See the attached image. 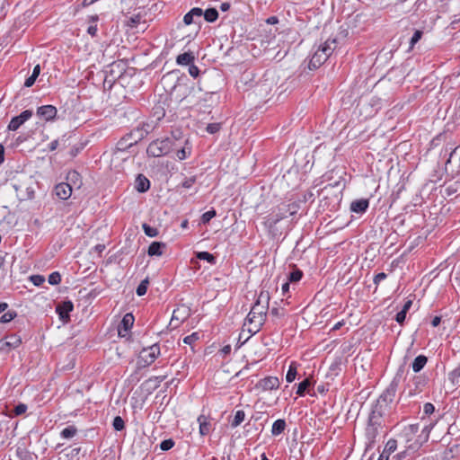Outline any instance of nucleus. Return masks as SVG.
<instances>
[{
    "mask_svg": "<svg viewBox=\"0 0 460 460\" xmlns=\"http://www.w3.org/2000/svg\"><path fill=\"white\" fill-rule=\"evenodd\" d=\"M270 295L267 291H261L245 318L243 327L252 335L256 334L266 321L269 309Z\"/></svg>",
    "mask_w": 460,
    "mask_h": 460,
    "instance_id": "nucleus-1",
    "label": "nucleus"
},
{
    "mask_svg": "<svg viewBox=\"0 0 460 460\" xmlns=\"http://www.w3.org/2000/svg\"><path fill=\"white\" fill-rule=\"evenodd\" d=\"M397 386L398 383L396 379H394L373 405L369 419L382 421L384 414H385L395 398Z\"/></svg>",
    "mask_w": 460,
    "mask_h": 460,
    "instance_id": "nucleus-2",
    "label": "nucleus"
},
{
    "mask_svg": "<svg viewBox=\"0 0 460 460\" xmlns=\"http://www.w3.org/2000/svg\"><path fill=\"white\" fill-rule=\"evenodd\" d=\"M337 48V40L328 39L314 51L309 62V68H317L323 64Z\"/></svg>",
    "mask_w": 460,
    "mask_h": 460,
    "instance_id": "nucleus-3",
    "label": "nucleus"
},
{
    "mask_svg": "<svg viewBox=\"0 0 460 460\" xmlns=\"http://www.w3.org/2000/svg\"><path fill=\"white\" fill-rule=\"evenodd\" d=\"M172 146V142L169 138L156 139L149 144L146 149L148 155L160 157L167 155Z\"/></svg>",
    "mask_w": 460,
    "mask_h": 460,
    "instance_id": "nucleus-4",
    "label": "nucleus"
},
{
    "mask_svg": "<svg viewBox=\"0 0 460 460\" xmlns=\"http://www.w3.org/2000/svg\"><path fill=\"white\" fill-rule=\"evenodd\" d=\"M160 355V347L157 343L141 350L138 357L139 367H146L150 366Z\"/></svg>",
    "mask_w": 460,
    "mask_h": 460,
    "instance_id": "nucleus-5",
    "label": "nucleus"
},
{
    "mask_svg": "<svg viewBox=\"0 0 460 460\" xmlns=\"http://www.w3.org/2000/svg\"><path fill=\"white\" fill-rule=\"evenodd\" d=\"M382 421L368 418L367 426L365 431V436L367 439V448L373 447L374 444L376 443V438L379 435V430L382 429Z\"/></svg>",
    "mask_w": 460,
    "mask_h": 460,
    "instance_id": "nucleus-6",
    "label": "nucleus"
},
{
    "mask_svg": "<svg viewBox=\"0 0 460 460\" xmlns=\"http://www.w3.org/2000/svg\"><path fill=\"white\" fill-rule=\"evenodd\" d=\"M446 171L452 176L460 174V146L450 153L446 162Z\"/></svg>",
    "mask_w": 460,
    "mask_h": 460,
    "instance_id": "nucleus-7",
    "label": "nucleus"
},
{
    "mask_svg": "<svg viewBox=\"0 0 460 460\" xmlns=\"http://www.w3.org/2000/svg\"><path fill=\"white\" fill-rule=\"evenodd\" d=\"M32 111L30 110L23 111L19 116L13 117L9 125L8 129L12 131L17 130L25 121L31 119Z\"/></svg>",
    "mask_w": 460,
    "mask_h": 460,
    "instance_id": "nucleus-8",
    "label": "nucleus"
},
{
    "mask_svg": "<svg viewBox=\"0 0 460 460\" xmlns=\"http://www.w3.org/2000/svg\"><path fill=\"white\" fill-rule=\"evenodd\" d=\"M135 318L132 314H126L119 327H118V332L120 337H125L128 331L132 328L134 324Z\"/></svg>",
    "mask_w": 460,
    "mask_h": 460,
    "instance_id": "nucleus-9",
    "label": "nucleus"
},
{
    "mask_svg": "<svg viewBox=\"0 0 460 460\" xmlns=\"http://www.w3.org/2000/svg\"><path fill=\"white\" fill-rule=\"evenodd\" d=\"M74 305L71 301H64L57 305L56 311L59 315V318L64 321L67 322L69 320V313L73 311Z\"/></svg>",
    "mask_w": 460,
    "mask_h": 460,
    "instance_id": "nucleus-10",
    "label": "nucleus"
},
{
    "mask_svg": "<svg viewBox=\"0 0 460 460\" xmlns=\"http://www.w3.org/2000/svg\"><path fill=\"white\" fill-rule=\"evenodd\" d=\"M57 112V108L53 105H43L37 109V115L46 121L53 119Z\"/></svg>",
    "mask_w": 460,
    "mask_h": 460,
    "instance_id": "nucleus-11",
    "label": "nucleus"
},
{
    "mask_svg": "<svg viewBox=\"0 0 460 460\" xmlns=\"http://www.w3.org/2000/svg\"><path fill=\"white\" fill-rule=\"evenodd\" d=\"M279 386V380L276 376H267L263 379H261L257 384V387L261 388L263 391H270L273 389H278Z\"/></svg>",
    "mask_w": 460,
    "mask_h": 460,
    "instance_id": "nucleus-12",
    "label": "nucleus"
},
{
    "mask_svg": "<svg viewBox=\"0 0 460 460\" xmlns=\"http://www.w3.org/2000/svg\"><path fill=\"white\" fill-rule=\"evenodd\" d=\"M55 192L60 199L66 200L72 194V187L66 182H61L55 187Z\"/></svg>",
    "mask_w": 460,
    "mask_h": 460,
    "instance_id": "nucleus-13",
    "label": "nucleus"
},
{
    "mask_svg": "<svg viewBox=\"0 0 460 460\" xmlns=\"http://www.w3.org/2000/svg\"><path fill=\"white\" fill-rule=\"evenodd\" d=\"M280 220H282L281 216L277 211H274L265 217L264 225L270 233L274 234L276 226Z\"/></svg>",
    "mask_w": 460,
    "mask_h": 460,
    "instance_id": "nucleus-14",
    "label": "nucleus"
},
{
    "mask_svg": "<svg viewBox=\"0 0 460 460\" xmlns=\"http://www.w3.org/2000/svg\"><path fill=\"white\" fill-rule=\"evenodd\" d=\"M135 188L138 192H146L150 188V181L143 174H138L135 181Z\"/></svg>",
    "mask_w": 460,
    "mask_h": 460,
    "instance_id": "nucleus-15",
    "label": "nucleus"
},
{
    "mask_svg": "<svg viewBox=\"0 0 460 460\" xmlns=\"http://www.w3.org/2000/svg\"><path fill=\"white\" fill-rule=\"evenodd\" d=\"M369 202L366 199H357L351 202L350 209L355 213H364L368 208Z\"/></svg>",
    "mask_w": 460,
    "mask_h": 460,
    "instance_id": "nucleus-16",
    "label": "nucleus"
},
{
    "mask_svg": "<svg viewBox=\"0 0 460 460\" xmlns=\"http://www.w3.org/2000/svg\"><path fill=\"white\" fill-rule=\"evenodd\" d=\"M194 59L195 56L192 52H185L177 56L176 63L180 66H190Z\"/></svg>",
    "mask_w": 460,
    "mask_h": 460,
    "instance_id": "nucleus-17",
    "label": "nucleus"
},
{
    "mask_svg": "<svg viewBox=\"0 0 460 460\" xmlns=\"http://www.w3.org/2000/svg\"><path fill=\"white\" fill-rule=\"evenodd\" d=\"M6 339L7 340L4 342H3L1 346V349H14L17 348L22 343L21 338L16 335L8 336Z\"/></svg>",
    "mask_w": 460,
    "mask_h": 460,
    "instance_id": "nucleus-18",
    "label": "nucleus"
},
{
    "mask_svg": "<svg viewBox=\"0 0 460 460\" xmlns=\"http://www.w3.org/2000/svg\"><path fill=\"white\" fill-rule=\"evenodd\" d=\"M165 247V243L161 242H153L149 247L147 253L149 256H161L163 254V249Z\"/></svg>",
    "mask_w": 460,
    "mask_h": 460,
    "instance_id": "nucleus-19",
    "label": "nucleus"
},
{
    "mask_svg": "<svg viewBox=\"0 0 460 460\" xmlns=\"http://www.w3.org/2000/svg\"><path fill=\"white\" fill-rule=\"evenodd\" d=\"M198 422L199 424V434L201 436H206L210 432L211 424L208 420V418L205 415H200L198 418Z\"/></svg>",
    "mask_w": 460,
    "mask_h": 460,
    "instance_id": "nucleus-20",
    "label": "nucleus"
},
{
    "mask_svg": "<svg viewBox=\"0 0 460 460\" xmlns=\"http://www.w3.org/2000/svg\"><path fill=\"white\" fill-rule=\"evenodd\" d=\"M203 14V11L201 8L195 7L192 8L190 12H188L184 17L183 22L186 25H190L193 22V18L196 17H201Z\"/></svg>",
    "mask_w": 460,
    "mask_h": 460,
    "instance_id": "nucleus-21",
    "label": "nucleus"
},
{
    "mask_svg": "<svg viewBox=\"0 0 460 460\" xmlns=\"http://www.w3.org/2000/svg\"><path fill=\"white\" fill-rule=\"evenodd\" d=\"M427 362L428 358L426 356L419 355L418 357H416L411 365L413 372L418 373L420 370H422Z\"/></svg>",
    "mask_w": 460,
    "mask_h": 460,
    "instance_id": "nucleus-22",
    "label": "nucleus"
},
{
    "mask_svg": "<svg viewBox=\"0 0 460 460\" xmlns=\"http://www.w3.org/2000/svg\"><path fill=\"white\" fill-rule=\"evenodd\" d=\"M286 429V421L285 420L279 419L272 424L271 434L272 436L280 435Z\"/></svg>",
    "mask_w": 460,
    "mask_h": 460,
    "instance_id": "nucleus-23",
    "label": "nucleus"
},
{
    "mask_svg": "<svg viewBox=\"0 0 460 460\" xmlns=\"http://www.w3.org/2000/svg\"><path fill=\"white\" fill-rule=\"evenodd\" d=\"M77 434V429L75 426H68L65 428L61 432L60 436L62 438H72Z\"/></svg>",
    "mask_w": 460,
    "mask_h": 460,
    "instance_id": "nucleus-24",
    "label": "nucleus"
},
{
    "mask_svg": "<svg viewBox=\"0 0 460 460\" xmlns=\"http://www.w3.org/2000/svg\"><path fill=\"white\" fill-rule=\"evenodd\" d=\"M296 363L291 362L288 370V373L286 375V380L288 383H291L296 379L297 371H296Z\"/></svg>",
    "mask_w": 460,
    "mask_h": 460,
    "instance_id": "nucleus-25",
    "label": "nucleus"
},
{
    "mask_svg": "<svg viewBox=\"0 0 460 460\" xmlns=\"http://www.w3.org/2000/svg\"><path fill=\"white\" fill-rule=\"evenodd\" d=\"M204 18L208 22H215L218 17V12L215 8H208L204 13Z\"/></svg>",
    "mask_w": 460,
    "mask_h": 460,
    "instance_id": "nucleus-26",
    "label": "nucleus"
},
{
    "mask_svg": "<svg viewBox=\"0 0 460 460\" xmlns=\"http://www.w3.org/2000/svg\"><path fill=\"white\" fill-rule=\"evenodd\" d=\"M245 418V412L243 410H239L235 412L233 421L231 422V426L233 428L238 427Z\"/></svg>",
    "mask_w": 460,
    "mask_h": 460,
    "instance_id": "nucleus-27",
    "label": "nucleus"
},
{
    "mask_svg": "<svg viewBox=\"0 0 460 460\" xmlns=\"http://www.w3.org/2000/svg\"><path fill=\"white\" fill-rule=\"evenodd\" d=\"M197 258L202 261H207L210 264L216 263V257L208 252H199L197 253Z\"/></svg>",
    "mask_w": 460,
    "mask_h": 460,
    "instance_id": "nucleus-28",
    "label": "nucleus"
},
{
    "mask_svg": "<svg viewBox=\"0 0 460 460\" xmlns=\"http://www.w3.org/2000/svg\"><path fill=\"white\" fill-rule=\"evenodd\" d=\"M397 448V441L395 439H389L387 443L385 444V449L383 453L385 455L390 456V454L394 453Z\"/></svg>",
    "mask_w": 460,
    "mask_h": 460,
    "instance_id": "nucleus-29",
    "label": "nucleus"
},
{
    "mask_svg": "<svg viewBox=\"0 0 460 460\" xmlns=\"http://www.w3.org/2000/svg\"><path fill=\"white\" fill-rule=\"evenodd\" d=\"M17 316V313L14 310H9L5 312L1 317H0V323H7L13 321Z\"/></svg>",
    "mask_w": 460,
    "mask_h": 460,
    "instance_id": "nucleus-30",
    "label": "nucleus"
},
{
    "mask_svg": "<svg viewBox=\"0 0 460 460\" xmlns=\"http://www.w3.org/2000/svg\"><path fill=\"white\" fill-rule=\"evenodd\" d=\"M311 385V382L308 378H305L301 383H299L296 394L299 396H303L305 394V391L308 389V387Z\"/></svg>",
    "mask_w": 460,
    "mask_h": 460,
    "instance_id": "nucleus-31",
    "label": "nucleus"
},
{
    "mask_svg": "<svg viewBox=\"0 0 460 460\" xmlns=\"http://www.w3.org/2000/svg\"><path fill=\"white\" fill-rule=\"evenodd\" d=\"M148 284H149L148 278L145 279L144 280H142L140 282V284L137 286V290H136V293L138 296H142L146 295Z\"/></svg>",
    "mask_w": 460,
    "mask_h": 460,
    "instance_id": "nucleus-32",
    "label": "nucleus"
},
{
    "mask_svg": "<svg viewBox=\"0 0 460 460\" xmlns=\"http://www.w3.org/2000/svg\"><path fill=\"white\" fill-rule=\"evenodd\" d=\"M142 20V17L140 14H136V15H133V16H130L127 22H126V25L129 28H136L137 26V24L140 23Z\"/></svg>",
    "mask_w": 460,
    "mask_h": 460,
    "instance_id": "nucleus-33",
    "label": "nucleus"
},
{
    "mask_svg": "<svg viewBox=\"0 0 460 460\" xmlns=\"http://www.w3.org/2000/svg\"><path fill=\"white\" fill-rule=\"evenodd\" d=\"M142 228L144 233L149 237H155L158 234V230L156 228L152 227L146 223L142 225Z\"/></svg>",
    "mask_w": 460,
    "mask_h": 460,
    "instance_id": "nucleus-34",
    "label": "nucleus"
},
{
    "mask_svg": "<svg viewBox=\"0 0 460 460\" xmlns=\"http://www.w3.org/2000/svg\"><path fill=\"white\" fill-rule=\"evenodd\" d=\"M298 206L296 203L281 204V209L288 212V216H293L297 212Z\"/></svg>",
    "mask_w": 460,
    "mask_h": 460,
    "instance_id": "nucleus-35",
    "label": "nucleus"
},
{
    "mask_svg": "<svg viewBox=\"0 0 460 460\" xmlns=\"http://www.w3.org/2000/svg\"><path fill=\"white\" fill-rule=\"evenodd\" d=\"M113 428L115 430L120 431L125 428V422L120 416H116L113 420Z\"/></svg>",
    "mask_w": 460,
    "mask_h": 460,
    "instance_id": "nucleus-36",
    "label": "nucleus"
},
{
    "mask_svg": "<svg viewBox=\"0 0 460 460\" xmlns=\"http://www.w3.org/2000/svg\"><path fill=\"white\" fill-rule=\"evenodd\" d=\"M27 409H28V407L26 404L19 403L18 405H16L13 408V413L11 414V416H20V415L25 413Z\"/></svg>",
    "mask_w": 460,
    "mask_h": 460,
    "instance_id": "nucleus-37",
    "label": "nucleus"
},
{
    "mask_svg": "<svg viewBox=\"0 0 460 460\" xmlns=\"http://www.w3.org/2000/svg\"><path fill=\"white\" fill-rule=\"evenodd\" d=\"M190 147H182L176 153V156L179 160H184L190 155Z\"/></svg>",
    "mask_w": 460,
    "mask_h": 460,
    "instance_id": "nucleus-38",
    "label": "nucleus"
},
{
    "mask_svg": "<svg viewBox=\"0 0 460 460\" xmlns=\"http://www.w3.org/2000/svg\"><path fill=\"white\" fill-rule=\"evenodd\" d=\"M50 285H58L61 282V276L58 271L52 272L48 279Z\"/></svg>",
    "mask_w": 460,
    "mask_h": 460,
    "instance_id": "nucleus-39",
    "label": "nucleus"
},
{
    "mask_svg": "<svg viewBox=\"0 0 460 460\" xmlns=\"http://www.w3.org/2000/svg\"><path fill=\"white\" fill-rule=\"evenodd\" d=\"M303 272L300 270H296L289 274L288 280L290 282H297L301 279Z\"/></svg>",
    "mask_w": 460,
    "mask_h": 460,
    "instance_id": "nucleus-40",
    "label": "nucleus"
},
{
    "mask_svg": "<svg viewBox=\"0 0 460 460\" xmlns=\"http://www.w3.org/2000/svg\"><path fill=\"white\" fill-rule=\"evenodd\" d=\"M30 279L36 287H40L45 282V278L42 275H31Z\"/></svg>",
    "mask_w": 460,
    "mask_h": 460,
    "instance_id": "nucleus-41",
    "label": "nucleus"
},
{
    "mask_svg": "<svg viewBox=\"0 0 460 460\" xmlns=\"http://www.w3.org/2000/svg\"><path fill=\"white\" fill-rule=\"evenodd\" d=\"M421 36H422V31H415V32L413 33L411 39V41H410V49H411L414 45L421 39Z\"/></svg>",
    "mask_w": 460,
    "mask_h": 460,
    "instance_id": "nucleus-42",
    "label": "nucleus"
},
{
    "mask_svg": "<svg viewBox=\"0 0 460 460\" xmlns=\"http://www.w3.org/2000/svg\"><path fill=\"white\" fill-rule=\"evenodd\" d=\"M173 446H174V441L172 439H165V440L162 441V443L160 444V448L163 451H167V450L171 449Z\"/></svg>",
    "mask_w": 460,
    "mask_h": 460,
    "instance_id": "nucleus-43",
    "label": "nucleus"
},
{
    "mask_svg": "<svg viewBox=\"0 0 460 460\" xmlns=\"http://www.w3.org/2000/svg\"><path fill=\"white\" fill-rule=\"evenodd\" d=\"M216 216V211L215 210H209V211H207L205 212L202 217H201V219H202V222L203 223H208L214 217Z\"/></svg>",
    "mask_w": 460,
    "mask_h": 460,
    "instance_id": "nucleus-44",
    "label": "nucleus"
},
{
    "mask_svg": "<svg viewBox=\"0 0 460 460\" xmlns=\"http://www.w3.org/2000/svg\"><path fill=\"white\" fill-rule=\"evenodd\" d=\"M207 131L209 134H215L220 129V124L219 123H210L207 126Z\"/></svg>",
    "mask_w": 460,
    "mask_h": 460,
    "instance_id": "nucleus-45",
    "label": "nucleus"
},
{
    "mask_svg": "<svg viewBox=\"0 0 460 460\" xmlns=\"http://www.w3.org/2000/svg\"><path fill=\"white\" fill-rule=\"evenodd\" d=\"M198 339H199V335H198V333L194 332V333H192V334H190V335H188V336L184 337V339H183V342H184L185 344H189V345H190V344H192L194 341H196Z\"/></svg>",
    "mask_w": 460,
    "mask_h": 460,
    "instance_id": "nucleus-46",
    "label": "nucleus"
},
{
    "mask_svg": "<svg viewBox=\"0 0 460 460\" xmlns=\"http://www.w3.org/2000/svg\"><path fill=\"white\" fill-rule=\"evenodd\" d=\"M435 411V407L430 402H426L423 406V412L425 415H430Z\"/></svg>",
    "mask_w": 460,
    "mask_h": 460,
    "instance_id": "nucleus-47",
    "label": "nucleus"
},
{
    "mask_svg": "<svg viewBox=\"0 0 460 460\" xmlns=\"http://www.w3.org/2000/svg\"><path fill=\"white\" fill-rule=\"evenodd\" d=\"M189 74L194 78L198 77V75L199 74V67L197 66H195L194 64L190 65Z\"/></svg>",
    "mask_w": 460,
    "mask_h": 460,
    "instance_id": "nucleus-48",
    "label": "nucleus"
},
{
    "mask_svg": "<svg viewBox=\"0 0 460 460\" xmlns=\"http://www.w3.org/2000/svg\"><path fill=\"white\" fill-rule=\"evenodd\" d=\"M195 181H196L195 177H190L182 182V187L185 189H190L193 186Z\"/></svg>",
    "mask_w": 460,
    "mask_h": 460,
    "instance_id": "nucleus-49",
    "label": "nucleus"
},
{
    "mask_svg": "<svg viewBox=\"0 0 460 460\" xmlns=\"http://www.w3.org/2000/svg\"><path fill=\"white\" fill-rule=\"evenodd\" d=\"M405 317H406V313H404V311H400L396 314V316H395V321L402 324L404 320H405Z\"/></svg>",
    "mask_w": 460,
    "mask_h": 460,
    "instance_id": "nucleus-50",
    "label": "nucleus"
},
{
    "mask_svg": "<svg viewBox=\"0 0 460 460\" xmlns=\"http://www.w3.org/2000/svg\"><path fill=\"white\" fill-rule=\"evenodd\" d=\"M387 275L384 272L378 273L374 278V283L378 285L382 280L385 279Z\"/></svg>",
    "mask_w": 460,
    "mask_h": 460,
    "instance_id": "nucleus-51",
    "label": "nucleus"
},
{
    "mask_svg": "<svg viewBox=\"0 0 460 460\" xmlns=\"http://www.w3.org/2000/svg\"><path fill=\"white\" fill-rule=\"evenodd\" d=\"M150 126L148 124L143 125V128L141 129L137 128V132L139 133V137H144L145 135H147L149 132Z\"/></svg>",
    "mask_w": 460,
    "mask_h": 460,
    "instance_id": "nucleus-52",
    "label": "nucleus"
},
{
    "mask_svg": "<svg viewBox=\"0 0 460 460\" xmlns=\"http://www.w3.org/2000/svg\"><path fill=\"white\" fill-rule=\"evenodd\" d=\"M35 81H36L35 77L31 75L25 80L24 86L31 87L34 84Z\"/></svg>",
    "mask_w": 460,
    "mask_h": 460,
    "instance_id": "nucleus-53",
    "label": "nucleus"
},
{
    "mask_svg": "<svg viewBox=\"0 0 460 460\" xmlns=\"http://www.w3.org/2000/svg\"><path fill=\"white\" fill-rule=\"evenodd\" d=\"M58 145H59V140L58 139H55V140H53V141H51L49 143V148L50 151H54V150H56L58 148Z\"/></svg>",
    "mask_w": 460,
    "mask_h": 460,
    "instance_id": "nucleus-54",
    "label": "nucleus"
},
{
    "mask_svg": "<svg viewBox=\"0 0 460 460\" xmlns=\"http://www.w3.org/2000/svg\"><path fill=\"white\" fill-rule=\"evenodd\" d=\"M277 212L279 216H281L282 219L288 217V212H286L285 209H281V205L278 207Z\"/></svg>",
    "mask_w": 460,
    "mask_h": 460,
    "instance_id": "nucleus-55",
    "label": "nucleus"
},
{
    "mask_svg": "<svg viewBox=\"0 0 460 460\" xmlns=\"http://www.w3.org/2000/svg\"><path fill=\"white\" fill-rule=\"evenodd\" d=\"M87 31L91 36L94 37L97 33V26L96 25L89 26Z\"/></svg>",
    "mask_w": 460,
    "mask_h": 460,
    "instance_id": "nucleus-56",
    "label": "nucleus"
},
{
    "mask_svg": "<svg viewBox=\"0 0 460 460\" xmlns=\"http://www.w3.org/2000/svg\"><path fill=\"white\" fill-rule=\"evenodd\" d=\"M40 65H36L34 66V68H33L31 76H34L35 79H37V77L40 75Z\"/></svg>",
    "mask_w": 460,
    "mask_h": 460,
    "instance_id": "nucleus-57",
    "label": "nucleus"
},
{
    "mask_svg": "<svg viewBox=\"0 0 460 460\" xmlns=\"http://www.w3.org/2000/svg\"><path fill=\"white\" fill-rule=\"evenodd\" d=\"M268 24H277L279 22V19L277 16H270L266 20Z\"/></svg>",
    "mask_w": 460,
    "mask_h": 460,
    "instance_id": "nucleus-58",
    "label": "nucleus"
},
{
    "mask_svg": "<svg viewBox=\"0 0 460 460\" xmlns=\"http://www.w3.org/2000/svg\"><path fill=\"white\" fill-rule=\"evenodd\" d=\"M441 323V317L440 316H435L431 321V325L433 327H437Z\"/></svg>",
    "mask_w": 460,
    "mask_h": 460,
    "instance_id": "nucleus-59",
    "label": "nucleus"
},
{
    "mask_svg": "<svg viewBox=\"0 0 460 460\" xmlns=\"http://www.w3.org/2000/svg\"><path fill=\"white\" fill-rule=\"evenodd\" d=\"M411 305H412L411 300H408L407 302H405V304L403 305L402 309L401 311H404V313L407 314V312L411 308Z\"/></svg>",
    "mask_w": 460,
    "mask_h": 460,
    "instance_id": "nucleus-60",
    "label": "nucleus"
},
{
    "mask_svg": "<svg viewBox=\"0 0 460 460\" xmlns=\"http://www.w3.org/2000/svg\"><path fill=\"white\" fill-rule=\"evenodd\" d=\"M451 376H453L454 377L460 376V365L451 372Z\"/></svg>",
    "mask_w": 460,
    "mask_h": 460,
    "instance_id": "nucleus-61",
    "label": "nucleus"
},
{
    "mask_svg": "<svg viewBox=\"0 0 460 460\" xmlns=\"http://www.w3.org/2000/svg\"><path fill=\"white\" fill-rule=\"evenodd\" d=\"M229 8H230V4L227 3V2L222 3L221 5H220V9L223 12L228 11Z\"/></svg>",
    "mask_w": 460,
    "mask_h": 460,
    "instance_id": "nucleus-62",
    "label": "nucleus"
},
{
    "mask_svg": "<svg viewBox=\"0 0 460 460\" xmlns=\"http://www.w3.org/2000/svg\"><path fill=\"white\" fill-rule=\"evenodd\" d=\"M8 308V304L2 302L0 303V314L4 313Z\"/></svg>",
    "mask_w": 460,
    "mask_h": 460,
    "instance_id": "nucleus-63",
    "label": "nucleus"
},
{
    "mask_svg": "<svg viewBox=\"0 0 460 460\" xmlns=\"http://www.w3.org/2000/svg\"><path fill=\"white\" fill-rule=\"evenodd\" d=\"M281 289H282L283 294L287 293L289 290V283L288 282H285L282 285Z\"/></svg>",
    "mask_w": 460,
    "mask_h": 460,
    "instance_id": "nucleus-64",
    "label": "nucleus"
}]
</instances>
